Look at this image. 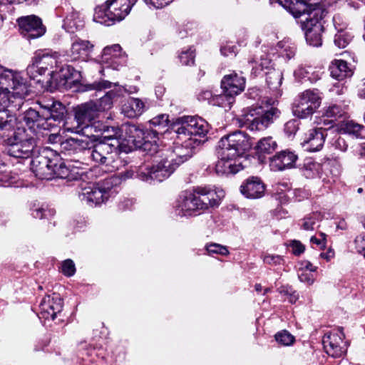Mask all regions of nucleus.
Listing matches in <instances>:
<instances>
[{
    "instance_id": "1",
    "label": "nucleus",
    "mask_w": 365,
    "mask_h": 365,
    "mask_svg": "<svg viewBox=\"0 0 365 365\" xmlns=\"http://www.w3.org/2000/svg\"><path fill=\"white\" fill-rule=\"evenodd\" d=\"M11 108L0 110V138L6 146L9 155L16 158H29L36 145V133L18 126L17 118Z\"/></svg>"
},
{
    "instance_id": "2",
    "label": "nucleus",
    "mask_w": 365,
    "mask_h": 365,
    "mask_svg": "<svg viewBox=\"0 0 365 365\" xmlns=\"http://www.w3.org/2000/svg\"><path fill=\"white\" fill-rule=\"evenodd\" d=\"M224 197L222 190L217 191L210 187H197L193 191L181 192L174 205V212L179 217L198 215L209 207L217 205Z\"/></svg>"
},
{
    "instance_id": "3",
    "label": "nucleus",
    "mask_w": 365,
    "mask_h": 365,
    "mask_svg": "<svg viewBox=\"0 0 365 365\" xmlns=\"http://www.w3.org/2000/svg\"><path fill=\"white\" fill-rule=\"evenodd\" d=\"M177 144L173 150H160L162 160L151 168H145L140 170L138 175L141 180L152 183L162 182L168 178L174 170L184 162L190 159L193 153V149L197 146H187L185 142L177 138Z\"/></svg>"
},
{
    "instance_id": "4",
    "label": "nucleus",
    "mask_w": 365,
    "mask_h": 365,
    "mask_svg": "<svg viewBox=\"0 0 365 365\" xmlns=\"http://www.w3.org/2000/svg\"><path fill=\"white\" fill-rule=\"evenodd\" d=\"M29 93L26 81L19 73L0 65V110H19Z\"/></svg>"
},
{
    "instance_id": "5",
    "label": "nucleus",
    "mask_w": 365,
    "mask_h": 365,
    "mask_svg": "<svg viewBox=\"0 0 365 365\" xmlns=\"http://www.w3.org/2000/svg\"><path fill=\"white\" fill-rule=\"evenodd\" d=\"M180 141L187 146H198L205 140L210 130L208 123L198 116L185 115L178 118L173 128Z\"/></svg>"
},
{
    "instance_id": "6",
    "label": "nucleus",
    "mask_w": 365,
    "mask_h": 365,
    "mask_svg": "<svg viewBox=\"0 0 365 365\" xmlns=\"http://www.w3.org/2000/svg\"><path fill=\"white\" fill-rule=\"evenodd\" d=\"M136 0H108L96 8L93 20L105 26L122 21L130 11Z\"/></svg>"
},
{
    "instance_id": "7",
    "label": "nucleus",
    "mask_w": 365,
    "mask_h": 365,
    "mask_svg": "<svg viewBox=\"0 0 365 365\" xmlns=\"http://www.w3.org/2000/svg\"><path fill=\"white\" fill-rule=\"evenodd\" d=\"M118 147L113 143L100 141L88 150V153L93 161L105 165L107 172H113L122 165Z\"/></svg>"
},
{
    "instance_id": "8",
    "label": "nucleus",
    "mask_w": 365,
    "mask_h": 365,
    "mask_svg": "<svg viewBox=\"0 0 365 365\" xmlns=\"http://www.w3.org/2000/svg\"><path fill=\"white\" fill-rule=\"evenodd\" d=\"M252 147L249 135L240 130H237L223 136L218 142L217 149L222 151V155L233 156L240 158Z\"/></svg>"
},
{
    "instance_id": "9",
    "label": "nucleus",
    "mask_w": 365,
    "mask_h": 365,
    "mask_svg": "<svg viewBox=\"0 0 365 365\" xmlns=\"http://www.w3.org/2000/svg\"><path fill=\"white\" fill-rule=\"evenodd\" d=\"M279 113L277 108L256 106L250 108L243 115V120L245 125L250 130H263L279 117Z\"/></svg>"
},
{
    "instance_id": "10",
    "label": "nucleus",
    "mask_w": 365,
    "mask_h": 365,
    "mask_svg": "<svg viewBox=\"0 0 365 365\" xmlns=\"http://www.w3.org/2000/svg\"><path fill=\"white\" fill-rule=\"evenodd\" d=\"M221 87L223 93L216 96L212 101L220 106L230 108L234 102V97L244 91L245 79L233 71L224 76L221 81Z\"/></svg>"
},
{
    "instance_id": "11",
    "label": "nucleus",
    "mask_w": 365,
    "mask_h": 365,
    "mask_svg": "<svg viewBox=\"0 0 365 365\" xmlns=\"http://www.w3.org/2000/svg\"><path fill=\"white\" fill-rule=\"evenodd\" d=\"M98 115L99 113L93 101L82 103L75 109L73 122L76 125H71L72 123L66 120L63 125V130L78 133L84 128L88 127L93 120L98 118Z\"/></svg>"
},
{
    "instance_id": "12",
    "label": "nucleus",
    "mask_w": 365,
    "mask_h": 365,
    "mask_svg": "<svg viewBox=\"0 0 365 365\" xmlns=\"http://www.w3.org/2000/svg\"><path fill=\"white\" fill-rule=\"evenodd\" d=\"M321 101L318 90H306L295 99L292 106L293 114L299 118H307L319 108Z\"/></svg>"
},
{
    "instance_id": "13",
    "label": "nucleus",
    "mask_w": 365,
    "mask_h": 365,
    "mask_svg": "<svg viewBox=\"0 0 365 365\" xmlns=\"http://www.w3.org/2000/svg\"><path fill=\"white\" fill-rule=\"evenodd\" d=\"M125 133L130 140L140 144L146 153L153 155L158 152L159 132L157 130H145L131 124L126 126Z\"/></svg>"
},
{
    "instance_id": "14",
    "label": "nucleus",
    "mask_w": 365,
    "mask_h": 365,
    "mask_svg": "<svg viewBox=\"0 0 365 365\" xmlns=\"http://www.w3.org/2000/svg\"><path fill=\"white\" fill-rule=\"evenodd\" d=\"M33 59L39 64V68L45 72L50 70L48 74L52 78L59 77V71L63 72L64 68L62 67L59 70V55L56 52H53L50 49H40L34 53Z\"/></svg>"
},
{
    "instance_id": "15",
    "label": "nucleus",
    "mask_w": 365,
    "mask_h": 365,
    "mask_svg": "<svg viewBox=\"0 0 365 365\" xmlns=\"http://www.w3.org/2000/svg\"><path fill=\"white\" fill-rule=\"evenodd\" d=\"M312 0H289L284 5L285 9L294 17L299 18L307 14V18L324 17V11L315 7Z\"/></svg>"
},
{
    "instance_id": "16",
    "label": "nucleus",
    "mask_w": 365,
    "mask_h": 365,
    "mask_svg": "<svg viewBox=\"0 0 365 365\" xmlns=\"http://www.w3.org/2000/svg\"><path fill=\"white\" fill-rule=\"evenodd\" d=\"M344 334L341 329L325 334L322 342L327 354L334 358L341 357L346 351V345L344 341Z\"/></svg>"
},
{
    "instance_id": "17",
    "label": "nucleus",
    "mask_w": 365,
    "mask_h": 365,
    "mask_svg": "<svg viewBox=\"0 0 365 365\" xmlns=\"http://www.w3.org/2000/svg\"><path fill=\"white\" fill-rule=\"evenodd\" d=\"M17 22L21 34L28 39L39 38L46 32L41 19L35 15L20 17Z\"/></svg>"
},
{
    "instance_id": "18",
    "label": "nucleus",
    "mask_w": 365,
    "mask_h": 365,
    "mask_svg": "<svg viewBox=\"0 0 365 365\" xmlns=\"http://www.w3.org/2000/svg\"><path fill=\"white\" fill-rule=\"evenodd\" d=\"M63 302L58 294L46 295L40 303L38 317L46 320H53L56 314L61 312Z\"/></svg>"
},
{
    "instance_id": "19",
    "label": "nucleus",
    "mask_w": 365,
    "mask_h": 365,
    "mask_svg": "<svg viewBox=\"0 0 365 365\" xmlns=\"http://www.w3.org/2000/svg\"><path fill=\"white\" fill-rule=\"evenodd\" d=\"M55 155L52 158L38 155L31 160V170L35 175L41 180H51L53 178V165L56 164Z\"/></svg>"
},
{
    "instance_id": "20",
    "label": "nucleus",
    "mask_w": 365,
    "mask_h": 365,
    "mask_svg": "<svg viewBox=\"0 0 365 365\" xmlns=\"http://www.w3.org/2000/svg\"><path fill=\"white\" fill-rule=\"evenodd\" d=\"M322 20V19L318 16L306 18L303 22L306 41L311 46L318 47L322 44V34L324 31V26L321 22Z\"/></svg>"
},
{
    "instance_id": "21",
    "label": "nucleus",
    "mask_w": 365,
    "mask_h": 365,
    "mask_svg": "<svg viewBox=\"0 0 365 365\" xmlns=\"http://www.w3.org/2000/svg\"><path fill=\"white\" fill-rule=\"evenodd\" d=\"M222 151L217 149L218 160L215 165V171L218 175L235 174L243 169L239 158L233 156L222 155Z\"/></svg>"
},
{
    "instance_id": "22",
    "label": "nucleus",
    "mask_w": 365,
    "mask_h": 365,
    "mask_svg": "<svg viewBox=\"0 0 365 365\" xmlns=\"http://www.w3.org/2000/svg\"><path fill=\"white\" fill-rule=\"evenodd\" d=\"M40 105L42 108L44 120L48 125V130L55 126L53 122L61 123L63 120L66 110L61 102L52 101L51 103L46 105L40 103Z\"/></svg>"
},
{
    "instance_id": "23",
    "label": "nucleus",
    "mask_w": 365,
    "mask_h": 365,
    "mask_svg": "<svg viewBox=\"0 0 365 365\" xmlns=\"http://www.w3.org/2000/svg\"><path fill=\"white\" fill-rule=\"evenodd\" d=\"M328 128H313L306 134L302 145L305 150L316 152L319 150L324 145L326 134L324 132Z\"/></svg>"
},
{
    "instance_id": "24",
    "label": "nucleus",
    "mask_w": 365,
    "mask_h": 365,
    "mask_svg": "<svg viewBox=\"0 0 365 365\" xmlns=\"http://www.w3.org/2000/svg\"><path fill=\"white\" fill-rule=\"evenodd\" d=\"M297 159L298 157L294 152L282 150L270 158L269 166L274 171L290 169L294 167Z\"/></svg>"
},
{
    "instance_id": "25",
    "label": "nucleus",
    "mask_w": 365,
    "mask_h": 365,
    "mask_svg": "<svg viewBox=\"0 0 365 365\" xmlns=\"http://www.w3.org/2000/svg\"><path fill=\"white\" fill-rule=\"evenodd\" d=\"M240 191L247 198L257 199L264 195L265 186L260 178L252 176L242 184Z\"/></svg>"
},
{
    "instance_id": "26",
    "label": "nucleus",
    "mask_w": 365,
    "mask_h": 365,
    "mask_svg": "<svg viewBox=\"0 0 365 365\" xmlns=\"http://www.w3.org/2000/svg\"><path fill=\"white\" fill-rule=\"evenodd\" d=\"M149 102L138 98H129L123 105L122 113L129 118H134L141 115L148 109Z\"/></svg>"
},
{
    "instance_id": "27",
    "label": "nucleus",
    "mask_w": 365,
    "mask_h": 365,
    "mask_svg": "<svg viewBox=\"0 0 365 365\" xmlns=\"http://www.w3.org/2000/svg\"><path fill=\"white\" fill-rule=\"evenodd\" d=\"M347 117L346 108L341 105H331L327 108L322 115L324 118V125H327V128L330 129L336 125V121L342 119L340 122Z\"/></svg>"
},
{
    "instance_id": "28",
    "label": "nucleus",
    "mask_w": 365,
    "mask_h": 365,
    "mask_svg": "<svg viewBox=\"0 0 365 365\" xmlns=\"http://www.w3.org/2000/svg\"><path fill=\"white\" fill-rule=\"evenodd\" d=\"M93 47V46L90 41L77 39L72 43L68 56L72 61H86L88 59Z\"/></svg>"
},
{
    "instance_id": "29",
    "label": "nucleus",
    "mask_w": 365,
    "mask_h": 365,
    "mask_svg": "<svg viewBox=\"0 0 365 365\" xmlns=\"http://www.w3.org/2000/svg\"><path fill=\"white\" fill-rule=\"evenodd\" d=\"M21 119L28 126L27 130H33L34 133H36L35 127L43 130H48V125L47 121L44 120L43 110L40 113L36 109L30 108L24 113Z\"/></svg>"
},
{
    "instance_id": "30",
    "label": "nucleus",
    "mask_w": 365,
    "mask_h": 365,
    "mask_svg": "<svg viewBox=\"0 0 365 365\" xmlns=\"http://www.w3.org/2000/svg\"><path fill=\"white\" fill-rule=\"evenodd\" d=\"M104 195L96 185L83 188L79 197L82 202L93 206L107 201L106 195Z\"/></svg>"
},
{
    "instance_id": "31",
    "label": "nucleus",
    "mask_w": 365,
    "mask_h": 365,
    "mask_svg": "<svg viewBox=\"0 0 365 365\" xmlns=\"http://www.w3.org/2000/svg\"><path fill=\"white\" fill-rule=\"evenodd\" d=\"M91 142L87 138H70L60 143L61 152L68 154L78 153L90 149Z\"/></svg>"
},
{
    "instance_id": "32",
    "label": "nucleus",
    "mask_w": 365,
    "mask_h": 365,
    "mask_svg": "<svg viewBox=\"0 0 365 365\" xmlns=\"http://www.w3.org/2000/svg\"><path fill=\"white\" fill-rule=\"evenodd\" d=\"M331 76L339 81L350 78L354 73L353 68L345 61L335 59L329 66Z\"/></svg>"
},
{
    "instance_id": "33",
    "label": "nucleus",
    "mask_w": 365,
    "mask_h": 365,
    "mask_svg": "<svg viewBox=\"0 0 365 365\" xmlns=\"http://www.w3.org/2000/svg\"><path fill=\"white\" fill-rule=\"evenodd\" d=\"M123 89L119 85L115 84V88L107 92L106 94L93 101L98 113L110 110L113 107V100L123 96Z\"/></svg>"
},
{
    "instance_id": "34",
    "label": "nucleus",
    "mask_w": 365,
    "mask_h": 365,
    "mask_svg": "<svg viewBox=\"0 0 365 365\" xmlns=\"http://www.w3.org/2000/svg\"><path fill=\"white\" fill-rule=\"evenodd\" d=\"M322 73L321 68L301 66L294 71V76L300 80L307 79L311 83H315L321 78Z\"/></svg>"
},
{
    "instance_id": "35",
    "label": "nucleus",
    "mask_w": 365,
    "mask_h": 365,
    "mask_svg": "<svg viewBox=\"0 0 365 365\" xmlns=\"http://www.w3.org/2000/svg\"><path fill=\"white\" fill-rule=\"evenodd\" d=\"M118 58L119 64H126L127 57L125 53L121 51V47L119 44H114L110 46H106L101 55V62H110V60Z\"/></svg>"
},
{
    "instance_id": "36",
    "label": "nucleus",
    "mask_w": 365,
    "mask_h": 365,
    "mask_svg": "<svg viewBox=\"0 0 365 365\" xmlns=\"http://www.w3.org/2000/svg\"><path fill=\"white\" fill-rule=\"evenodd\" d=\"M120 183V178L117 175H112L99 182L97 185L102 191L106 199L114 196L118 192V185Z\"/></svg>"
},
{
    "instance_id": "37",
    "label": "nucleus",
    "mask_w": 365,
    "mask_h": 365,
    "mask_svg": "<svg viewBox=\"0 0 365 365\" xmlns=\"http://www.w3.org/2000/svg\"><path fill=\"white\" fill-rule=\"evenodd\" d=\"M302 170L303 175L307 178L312 179L317 177L321 178L322 166L320 163L314 161L313 159L307 158L304 162Z\"/></svg>"
},
{
    "instance_id": "38",
    "label": "nucleus",
    "mask_w": 365,
    "mask_h": 365,
    "mask_svg": "<svg viewBox=\"0 0 365 365\" xmlns=\"http://www.w3.org/2000/svg\"><path fill=\"white\" fill-rule=\"evenodd\" d=\"M63 26L71 33L75 32L83 26V21L76 11H72L64 19Z\"/></svg>"
},
{
    "instance_id": "39",
    "label": "nucleus",
    "mask_w": 365,
    "mask_h": 365,
    "mask_svg": "<svg viewBox=\"0 0 365 365\" xmlns=\"http://www.w3.org/2000/svg\"><path fill=\"white\" fill-rule=\"evenodd\" d=\"M282 73L279 70L270 68L266 73V82L269 88L273 91H277L282 82Z\"/></svg>"
},
{
    "instance_id": "40",
    "label": "nucleus",
    "mask_w": 365,
    "mask_h": 365,
    "mask_svg": "<svg viewBox=\"0 0 365 365\" xmlns=\"http://www.w3.org/2000/svg\"><path fill=\"white\" fill-rule=\"evenodd\" d=\"M55 159H56V164L53 165V178H68L70 177L71 170L69 168V165H67L65 161H63L58 155H55Z\"/></svg>"
},
{
    "instance_id": "41",
    "label": "nucleus",
    "mask_w": 365,
    "mask_h": 365,
    "mask_svg": "<svg viewBox=\"0 0 365 365\" xmlns=\"http://www.w3.org/2000/svg\"><path fill=\"white\" fill-rule=\"evenodd\" d=\"M329 166V175H327V178H323V181L328 183H335L339 178L341 173V166L336 160H331L327 163Z\"/></svg>"
},
{
    "instance_id": "42",
    "label": "nucleus",
    "mask_w": 365,
    "mask_h": 365,
    "mask_svg": "<svg viewBox=\"0 0 365 365\" xmlns=\"http://www.w3.org/2000/svg\"><path fill=\"white\" fill-rule=\"evenodd\" d=\"M277 147V142L272 137H266L259 140L256 150L259 154H269L274 151Z\"/></svg>"
},
{
    "instance_id": "43",
    "label": "nucleus",
    "mask_w": 365,
    "mask_h": 365,
    "mask_svg": "<svg viewBox=\"0 0 365 365\" xmlns=\"http://www.w3.org/2000/svg\"><path fill=\"white\" fill-rule=\"evenodd\" d=\"M100 130L102 131V138H103L102 141L118 145L117 138L120 135V129L118 127L103 125Z\"/></svg>"
},
{
    "instance_id": "44",
    "label": "nucleus",
    "mask_w": 365,
    "mask_h": 365,
    "mask_svg": "<svg viewBox=\"0 0 365 365\" xmlns=\"http://www.w3.org/2000/svg\"><path fill=\"white\" fill-rule=\"evenodd\" d=\"M149 128L147 130H157L160 133L162 131L160 130L161 128L164 129L168 126V115L166 114H160L148 121Z\"/></svg>"
},
{
    "instance_id": "45",
    "label": "nucleus",
    "mask_w": 365,
    "mask_h": 365,
    "mask_svg": "<svg viewBox=\"0 0 365 365\" xmlns=\"http://www.w3.org/2000/svg\"><path fill=\"white\" fill-rule=\"evenodd\" d=\"M344 124L341 125V130H343L344 133L353 135L356 138L361 137V131L364 129V126L358 124L352 120L343 122Z\"/></svg>"
},
{
    "instance_id": "46",
    "label": "nucleus",
    "mask_w": 365,
    "mask_h": 365,
    "mask_svg": "<svg viewBox=\"0 0 365 365\" xmlns=\"http://www.w3.org/2000/svg\"><path fill=\"white\" fill-rule=\"evenodd\" d=\"M31 215L34 218L43 219L50 217L54 215L55 210L53 209H48L47 206L41 205L38 206L34 205V206L31 209Z\"/></svg>"
},
{
    "instance_id": "47",
    "label": "nucleus",
    "mask_w": 365,
    "mask_h": 365,
    "mask_svg": "<svg viewBox=\"0 0 365 365\" xmlns=\"http://www.w3.org/2000/svg\"><path fill=\"white\" fill-rule=\"evenodd\" d=\"M195 49L190 46L186 49H182L178 55L181 63L184 66L193 65L195 63Z\"/></svg>"
},
{
    "instance_id": "48",
    "label": "nucleus",
    "mask_w": 365,
    "mask_h": 365,
    "mask_svg": "<svg viewBox=\"0 0 365 365\" xmlns=\"http://www.w3.org/2000/svg\"><path fill=\"white\" fill-rule=\"evenodd\" d=\"M352 36L348 31L337 32L334 36V44L339 48H345L351 41Z\"/></svg>"
},
{
    "instance_id": "49",
    "label": "nucleus",
    "mask_w": 365,
    "mask_h": 365,
    "mask_svg": "<svg viewBox=\"0 0 365 365\" xmlns=\"http://www.w3.org/2000/svg\"><path fill=\"white\" fill-rule=\"evenodd\" d=\"M278 46L282 49L280 53L282 57L289 60L294 56L296 53V47L294 45L285 42H279Z\"/></svg>"
},
{
    "instance_id": "50",
    "label": "nucleus",
    "mask_w": 365,
    "mask_h": 365,
    "mask_svg": "<svg viewBox=\"0 0 365 365\" xmlns=\"http://www.w3.org/2000/svg\"><path fill=\"white\" fill-rule=\"evenodd\" d=\"M276 341L284 346H289L294 341V337L287 331H282L275 334Z\"/></svg>"
},
{
    "instance_id": "51",
    "label": "nucleus",
    "mask_w": 365,
    "mask_h": 365,
    "mask_svg": "<svg viewBox=\"0 0 365 365\" xmlns=\"http://www.w3.org/2000/svg\"><path fill=\"white\" fill-rule=\"evenodd\" d=\"M39 66V64L36 62L35 59L32 58V63L29 64L26 68V73L31 78L35 79L38 76L45 74V71L41 70Z\"/></svg>"
},
{
    "instance_id": "52",
    "label": "nucleus",
    "mask_w": 365,
    "mask_h": 365,
    "mask_svg": "<svg viewBox=\"0 0 365 365\" xmlns=\"http://www.w3.org/2000/svg\"><path fill=\"white\" fill-rule=\"evenodd\" d=\"M206 250L209 254H219L222 256H226L229 254V251L225 246L217 243L206 245Z\"/></svg>"
},
{
    "instance_id": "53",
    "label": "nucleus",
    "mask_w": 365,
    "mask_h": 365,
    "mask_svg": "<svg viewBox=\"0 0 365 365\" xmlns=\"http://www.w3.org/2000/svg\"><path fill=\"white\" fill-rule=\"evenodd\" d=\"M61 272L67 277H71L76 273V267L73 260L68 259L61 264Z\"/></svg>"
},
{
    "instance_id": "54",
    "label": "nucleus",
    "mask_w": 365,
    "mask_h": 365,
    "mask_svg": "<svg viewBox=\"0 0 365 365\" xmlns=\"http://www.w3.org/2000/svg\"><path fill=\"white\" fill-rule=\"evenodd\" d=\"M333 24L337 32L345 31L347 27V23L345 19L339 14L333 16Z\"/></svg>"
},
{
    "instance_id": "55",
    "label": "nucleus",
    "mask_w": 365,
    "mask_h": 365,
    "mask_svg": "<svg viewBox=\"0 0 365 365\" xmlns=\"http://www.w3.org/2000/svg\"><path fill=\"white\" fill-rule=\"evenodd\" d=\"M263 262L269 265L276 266L284 262V259L278 255L265 254L263 256Z\"/></svg>"
},
{
    "instance_id": "56",
    "label": "nucleus",
    "mask_w": 365,
    "mask_h": 365,
    "mask_svg": "<svg viewBox=\"0 0 365 365\" xmlns=\"http://www.w3.org/2000/svg\"><path fill=\"white\" fill-rule=\"evenodd\" d=\"M316 222H317V216H316V215L314 214L312 215L305 217L304 219H302V223L300 225H301V227L304 230H307V231L313 230L314 227L316 224Z\"/></svg>"
},
{
    "instance_id": "57",
    "label": "nucleus",
    "mask_w": 365,
    "mask_h": 365,
    "mask_svg": "<svg viewBox=\"0 0 365 365\" xmlns=\"http://www.w3.org/2000/svg\"><path fill=\"white\" fill-rule=\"evenodd\" d=\"M299 128L298 121L295 119L290 120L284 124V130L288 136L294 135Z\"/></svg>"
},
{
    "instance_id": "58",
    "label": "nucleus",
    "mask_w": 365,
    "mask_h": 365,
    "mask_svg": "<svg viewBox=\"0 0 365 365\" xmlns=\"http://www.w3.org/2000/svg\"><path fill=\"white\" fill-rule=\"evenodd\" d=\"M319 237L312 236L310 239V242L313 245H316L320 249L324 248L327 245V235L324 232L319 234Z\"/></svg>"
},
{
    "instance_id": "59",
    "label": "nucleus",
    "mask_w": 365,
    "mask_h": 365,
    "mask_svg": "<svg viewBox=\"0 0 365 365\" xmlns=\"http://www.w3.org/2000/svg\"><path fill=\"white\" fill-rule=\"evenodd\" d=\"M332 146L340 151L345 152L347 150L348 144L344 138L339 136L331 143Z\"/></svg>"
},
{
    "instance_id": "60",
    "label": "nucleus",
    "mask_w": 365,
    "mask_h": 365,
    "mask_svg": "<svg viewBox=\"0 0 365 365\" xmlns=\"http://www.w3.org/2000/svg\"><path fill=\"white\" fill-rule=\"evenodd\" d=\"M298 277L299 280L302 282H306L309 284H311L314 281V277L312 272L307 271H298Z\"/></svg>"
},
{
    "instance_id": "61",
    "label": "nucleus",
    "mask_w": 365,
    "mask_h": 365,
    "mask_svg": "<svg viewBox=\"0 0 365 365\" xmlns=\"http://www.w3.org/2000/svg\"><path fill=\"white\" fill-rule=\"evenodd\" d=\"M220 51L225 56H232L236 55L237 48L235 45L227 43L221 48Z\"/></svg>"
},
{
    "instance_id": "62",
    "label": "nucleus",
    "mask_w": 365,
    "mask_h": 365,
    "mask_svg": "<svg viewBox=\"0 0 365 365\" xmlns=\"http://www.w3.org/2000/svg\"><path fill=\"white\" fill-rule=\"evenodd\" d=\"M112 83L106 81L101 80L99 81H95L90 85L91 89L101 91L103 89L109 88L111 87Z\"/></svg>"
},
{
    "instance_id": "63",
    "label": "nucleus",
    "mask_w": 365,
    "mask_h": 365,
    "mask_svg": "<svg viewBox=\"0 0 365 365\" xmlns=\"http://www.w3.org/2000/svg\"><path fill=\"white\" fill-rule=\"evenodd\" d=\"M290 247L292 252L295 255H299L304 252V246L297 240H294L291 242Z\"/></svg>"
},
{
    "instance_id": "64",
    "label": "nucleus",
    "mask_w": 365,
    "mask_h": 365,
    "mask_svg": "<svg viewBox=\"0 0 365 365\" xmlns=\"http://www.w3.org/2000/svg\"><path fill=\"white\" fill-rule=\"evenodd\" d=\"M317 269V267L314 266L310 262L304 260L300 262V271H307L310 272H314Z\"/></svg>"
}]
</instances>
